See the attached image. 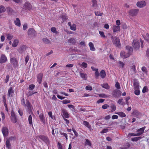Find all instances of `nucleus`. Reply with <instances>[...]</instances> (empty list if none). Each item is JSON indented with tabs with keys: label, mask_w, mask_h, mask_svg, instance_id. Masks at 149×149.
I'll use <instances>...</instances> for the list:
<instances>
[{
	"label": "nucleus",
	"mask_w": 149,
	"mask_h": 149,
	"mask_svg": "<svg viewBox=\"0 0 149 149\" xmlns=\"http://www.w3.org/2000/svg\"><path fill=\"white\" fill-rule=\"evenodd\" d=\"M145 38H144V39L146 40L149 43V35L148 33H147L146 34V36Z\"/></svg>",
	"instance_id": "obj_57"
},
{
	"label": "nucleus",
	"mask_w": 149,
	"mask_h": 149,
	"mask_svg": "<svg viewBox=\"0 0 149 149\" xmlns=\"http://www.w3.org/2000/svg\"><path fill=\"white\" fill-rule=\"evenodd\" d=\"M115 86L118 89H120V84L118 82H117L116 83L115 85Z\"/></svg>",
	"instance_id": "obj_55"
},
{
	"label": "nucleus",
	"mask_w": 149,
	"mask_h": 149,
	"mask_svg": "<svg viewBox=\"0 0 149 149\" xmlns=\"http://www.w3.org/2000/svg\"><path fill=\"white\" fill-rule=\"evenodd\" d=\"M113 96L116 98H118L121 96V92L119 91H114L113 93Z\"/></svg>",
	"instance_id": "obj_8"
},
{
	"label": "nucleus",
	"mask_w": 149,
	"mask_h": 149,
	"mask_svg": "<svg viewBox=\"0 0 149 149\" xmlns=\"http://www.w3.org/2000/svg\"><path fill=\"white\" fill-rule=\"evenodd\" d=\"M85 145L86 146L87 145L89 146H91V142L89 140L86 139V140Z\"/></svg>",
	"instance_id": "obj_31"
},
{
	"label": "nucleus",
	"mask_w": 149,
	"mask_h": 149,
	"mask_svg": "<svg viewBox=\"0 0 149 149\" xmlns=\"http://www.w3.org/2000/svg\"><path fill=\"white\" fill-rule=\"evenodd\" d=\"M43 41L46 44H49L50 42L49 40L46 38H44L43 39Z\"/></svg>",
	"instance_id": "obj_47"
},
{
	"label": "nucleus",
	"mask_w": 149,
	"mask_h": 149,
	"mask_svg": "<svg viewBox=\"0 0 149 149\" xmlns=\"http://www.w3.org/2000/svg\"><path fill=\"white\" fill-rule=\"evenodd\" d=\"M145 128L146 127L145 126L140 128L136 132H138V133H137L138 136H140L143 133Z\"/></svg>",
	"instance_id": "obj_14"
},
{
	"label": "nucleus",
	"mask_w": 149,
	"mask_h": 149,
	"mask_svg": "<svg viewBox=\"0 0 149 149\" xmlns=\"http://www.w3.org/2000/svg\"><path fill=\"white\" fill-rule=\"evenodd\" d=\"M28 34L30 36L33 37L36 36V33L34 29L31 28L28 30Z\"/></svg>",
	"instance_id": "obj_6"
},
{
	"label": "nucleus",
	"mask_w": 149,
	"mask_h": 149,
	"mask_svg": "<svg viewBox=\"0 0 149 149\" xmlns=\"http://www.w3.org/2000/svg\"><path fill=\"white\" fill-rule=\"evenodd\" d=\"M100 75L102 78H104L106 76V73L105 71L103 70H102L100 72Z\"/></svg>",
	"instance_id": "obj_26"
},
{
	"label": "nucleus",
	"mask_w": 149,
	"mask_h": 149,
	"mask_svg": "<svg viewBox=\"0 0 149 149\" xmlns=\"http://www.w3.org/2000/svg\"><path fill=\"white\" fill-rule=\"evenodd\" d=\"M51 30L52 32H53L54 33H57V31L56 30V29L55 27H52L51 29Z\"/></svg>",
	"instance_id": "obj_48"
},
{
	"label": "nucleus",
	"mask_w": 149,
	"mask_h": 149,
	"mask_svg": "<svg viewBox=\"0 0 149 149\" xmlns=\"http://www.w3.org/2000/svg\"><path fill=\"white\" fill-rule=\"evenodd\" d=\"M134 93L136 95H140V91L139 90V89L135 90L134 91Z\"/></svg>",
	"instance_id": "obj_50"
},
{
	"label": "nucleus",
	"mask_w": 149,
	"mask_h": 149,
	"mask_svg": "<svg viewBox=\"0 0 149 149\" xmlns=\"http://www.w3.org/2000/svg\"><path fill=\"white\" fill-rule=\"evenodd\" d=\"M128 136H138V135H137V133H129L128 134Z\"/></svg>",
	"instance_id": "obj_52"
},
{
	"label": "nucleus",
	"mask_w": 149,
	"mask_h": 149,
	"mask_svg": "<svg viewBox=\"0 0 149 149\" xmlns=\"http://www.w3.org/2000/svg\"><path fill=\"white\" fill-rule=\"evenodd\" d=\"M48 115L52 119H54V118L52 116V113L51 111H49L48 113Z\"/></svg>",
	"instance_id": "obj_64"
},
{
	"label": "nucleus",
	"mask_w": 149,
	"mask_h": 149,
	"mask_svg": "<svg viewBox=\"0 0 149 149\" xmlns=\"http://www.w3.org/2000/svg\"><path fill=\"white\" fill-rule=\"evenodd\" d=\"M2 132L4 136H7L8 134V130L6 127H3L2 128Z\"/></svg>",
	"instance_id": "obj_9"
},
{
	"label": "nucleus",
	"mask_w": 149,
	"mask_h": 149,
	"mask_svg": "<svg viewBox=\"0 0 149 149\" xmlns=\"http://www.w3.org/2000/svg\"><path fill=\"white\" fill-rule=\"evenodd\" d=\"M61 18L62 19V22H64V21H65L67 20V19H68V18H67V16H66V15H62V17H61Z\"/></svg>",
	"instance_id": "obj_46"
},
{
	"label": "nucleus",
	"mask_w": 149,
	"mask_h": 149,
	"mask_svg": "<svg viewBox=\"0 0 149 149\" xmlns=\"http://www.w3.org/2000/svg\"><path fill=\"white\" fill-rule=\"evenodd\" d=\"M130 71L131 72V74L135 73L136 68L134 65L132 66L130 69Z\"/></svg>",
	"instance_id": "obj_29"
},
{
	"label": "nucleus",
	"mask_w": 149,
	"mask_h": 149,
	"mask_svg": "<svg viewBox=\"0 0 149 149\" xmlns=\"http://www.w3.org/2000/svg\"><path fill=\"white\" fill-rule=\"evenodd\" d=\"M101 86L103 88L105 89H108L109 88V87L108 84L107 83H105L102 84H101Z\"/></svg>",
	"instance_id": "obj_34"
},
{
	"label": "nucleus",
	"mask_w": 149,
	"mask_h": 149,
	"mask_svg": "<svg viewBox=\"0 0 149 149\" xmlns=\"http://www.w3.org/2000/svg\"><path fill=\"white\" fill-rule=\"evenodd\" d=\"M68 42L70 44H74L76 42L75 39L73 38H71L68 40Z\"/></svg>",
	"instance_id": "obj_30"
},
{
	"label": "nucleus",
	"mask_w": 149,
	"mask_h": 149,
	"mask_svg": "<svg viewBox=\"0 0 149 149\" xmlns=\"http://www.w3.org/2000/svg\"><path fill=\"white\" fill-rule=\"evenodd\" d=\"M26 106H26L27 107V109H28V111H30L31 113L33 115H34L33 114L31 111V109L32 108V106L30 104V102L28 100L26 101Z\"/></svg>",
	"instance_id": "obj_12"
},
{
	"label": "nucleus",
	"mask_w": 149,
	"mask_h": 149,
	"mask_svg": "<svg viewBox=\"0 0 149 149\" xmlns=\"http://www.w3.org/2000/svg\"><path fill=\"white\" fill-rule=\"evenodd\" d=\"M146 3L144 1H138L136 3V5L139 8H141L144 7L146 5Z\"/></svg>",
	"instance_id": "obj_11"
},
{
	"label": "nucleus",
	"mask_w": 149,
	"mask_h": 149,
	"mask_svg": "<svg viewBox=\"0 0 149 149\" xmlns=\"http://www.w3.org/2000/svg\"><path fill=\"white\" fill-rule=\"evenodd\" d=\"M99 33L100 36L104 38H107V37L104 35V32L103 31H99Z\"/></svg>",
	"instance_id": "obj_35"
},
{
	"label": "nucleus",
	"mask_w": 149,
	"mask_h": 149,
	"mask_svg": "<svg viewBox=\"0 0 149 149\" xmlns=\"http://www.w3.org/2000/svg\"><path fill=\"white\" fill-rule=\"evenodd\" d=\"M28 121L30 125H32V118L31 115H30L28 117Z\"/></svg>",
	"instance_id": "obj_32"
},
{
	"label": "nucleus",
	"mask_w": 149,
	"mask_h": 149,
	"mask_svg": "<svg viewBox=\"0 0 149 149\" xmlns=\"http://www.w3.org/2000/svg\"><path fill=\"white\" fill-rule=\"evenodd\" d=\"M92 7L95 8L96 7L97 4L96 0H92Z\"/></svg>",
	"instance_id": "obj_39"
},
{
	"label": "nucleus",
	"mask_w": 149,
	"mask_h": 149,
	"mask_svg": "<svg viewBox=\"0 0 149 149\" xmlns=\"http://www.w3.org/2000/svg\"><path fill=\"white\" fill-rule=\"evenodd\" d=\"M126 49L129 50V51L131 52L132 51V48L130 46H127L126 47Z\"/></svg>",
	"instance_id": "obj_59"
},
{
	"label": "nucleus",
	"mask_w": 149,
	"mask_h": 149,
	"mask_svg": "<svg viewBox=\"0 0 149 149\" xmlns=\"http://www.w3.org/2000/svg\"><path fill=\"white\" fill-rule=\"evenodd\" d=\"M110 107L111 109V111H115L116 109V107L115 105L113 104H112L111 105Z\"/></svg>",
	"instance_id": "obj_43"
},
{
	"label": "nucleus",
	"mask_w": 149,
	"mask_h": 149,
	"mask_svg": "<svg viewBox=\"0 0 149 149\" xmlns=\"http://www.w3.org/2000/svg\"><path fill=\"white\" fill-rule=\"evenodd\" d=\"M139 11L138 9H132L129 11V13L132 16L136 15Z\"/></svg>",
	"instance_id": "obj_13"
},
{
	"label": "nucleus",
	"mask_w": 149,
	"mask_h": 149,
	"mask_svg": "<svg viewBox=\"0 0 149 149\" xmlns=\"http://www.w3.org/2000/svg\"><path fill=\"white\" fill-rule=\"evenodd\" d=\"M116 114H118L120 117L123 118L126 116L125 114L123 112H118L116 113Z\"/></svg>",
	"instance_id": "obj_28"
},
{
	"label": "nucleus",
	"mask_w": 149,
	"mask_h": 149,
	"mask_svg": "<svg viewBox=\"0 0 149 149\" xmlns=\"http://www.w3.org/2000/svg\"><path fill=\"white\" fill-rule=\"evenodd\" d=\"M134 85L135 88L138 89L139 88V84L138 82L134 81Z\"/></svg>",
	"instance_id": "obj_36"
},
{
	"label": "nucleus",
	"mask_w": 149,
	"mask_h": 149,
	"mask_svg": "<svg viewBox=\"0 0 149 149\" xmlns=\"http://www.w3.org/2000/svg\"><path fill=\"white\" fill-rule=\"evenodd\" d=\"M120 55L122 58H125L129 57L130 56V54L129 52H125L122 51L120 52Z\"/></svg>",
	"instance_id": "obj_7"
},
{
	"label": "nucleus",
	"mask_w": 149,
	"mask_h": 149,
	"mask_svg": "<svg viewBox=\"0 0 149 149\" xmlns=\"http://www.w3.org/2000/svg\"><path fill=\"white\" fill-rule=\"evenodd\" d=\"M109 107V106L108 105H107V104H105L102 106V108L103 109H107L108 107Z\"/></svg>",
	"instance_id": "obj_61"
},
{
	"label": "nucleus",
	"mask_w": 149,
	"mask_h": 149,
	"mask_svg": "<svg viewBox=\"0 0 149 149\" xmlns=\"http://www.w3.org/2000/svg\"><path fill=\"white\" fill-rule=\"evenodd\" d=\"M81 77L84 80H86L87 79V76L86 74L84 73H80Z\"/></svg>",
	"instance_id": "obj_27"
},
{
	"label": "nucleus",
	"mask_w": 149,
	"mask_h": 149,
	"mask_svg": "<svg viewBox=\"0 0 149 149\" xmlns=\"http://www.w3.org/2000/svg\"><path fill=\"white\" fill-rule=\"evenodd\" d=\"M7 39L9 40H11L13 38V36L12 35H11L10 34H7Z\"/></svg>",
	"instance_id": "obj_56"
},
{
	"label": "nucleus",
	"mask_w": 149,
	"mask_h": 149,
	"mask_svg": "<svg viewBox=\"0 0 149 149\" xmlns=\"http://www.w3.org/2000/svg\"><path fill=\"white\" fill-rule=\"evenodd\" d=\"M62 112L65 118H69V114L66 110L63 109L62 110Z\"/></svg>",
	"instance_id": "obj_25"
},
{
	"label": "nucleus",
	"mask_w": 149,
	"mask_h": 149,
	"mask_svg": "<svg viewBox=\"0 0 149 149\" xmlns=\"http://www.w3.org/2000/svg\"><path fill=\"white\" fill-rule=\"evenodd\" d=\"M148 91V88L146 86H144L142 90V92L143 93H145L146 92H147Z\"/></svg>",
	"instance_id": "obj_54"
},
{
	"label": "nucleus",
	"mask_w": 149,
	"mask_h": 149,
	"mask_svg": "<svg viewBox=\"0 0 149 149\" xmlns=\"http://www.w3.org/2000/svg\"><path fill=\"white\" fill-rule=\"evenodd\" d=\"M95 14L97 16H101L102 15L103 13L99 11L95 12Z\"/></svg>",
	"instance_id": "obj_49"
},
{
	"label": "nucleus",
	"mask_w": 149,
	"mask_h": 149,
	"mask_svg": "<svg viewBox=\"0 0 149 149\" xmlns=\"http://www.w3.org/2000/svg\"><path fill=\"white\" fill-rule=\"evenodd\" d=\"M7 58L6 56L2 54L0 58V63H3L6 62L7 61Z\"/></svg>",
	"instance_id": "obj_10"
},
{
	"label": "nucleus",
	"mask_w": 149,
	"mask_h": 149,
	"mask_svg": "<svg viewBox=\"0 0 149 149\" xmlns=\"http://www.w3.org/2000/svg\"><path fill=\"white\" fill-rule=\"evenodd\" d=\"M37 139H38L40 141L41 140L45 142L47 144L49 143V140L48 138L45 136L39 135L37 137Z\"/></svg>",
	"instance_id": "obj_2"
},
{
	"label": "nucleus",
	"mask_w": 149,
	"mask_h": 149,
	"mask_svg": "<svg viewBox=\"0 0 149 149\" xmlns=\"http://www.w3.org/2000/svg\"><path fill=\"white\" fill-rule=\"evenodd\" d=\"M86 90L91 91L92 90V87L90 86H86Z\"/></svg>",
	"instance_id": "obj_58"
},
{
	"label": "nucleus",
	"mask_w": 149,
	"mask_h": 149,
	"mask_svg": "<svg viewBox=\"0 0 149 149\" xmlns=\"http://www.w3.org/2000/svg\"><path fill=\"white\" fill-rule=\"evenodd\" d=\"M123 99L120 98L119 99L118 101V103L119 104H121L123 105H124L125 104L124 103L122 102Z\"/></svg>",
	"instance_id": "obj_45"
},
{
	"label": "nucleus",
	"mask_w": 149,
	"mask_h": 149,
	"mask_svg": "<svg viewBox=\"0 0 149 149\" xmlns=\"http://www.w3.org/2000/svg\"><path fill=\"white\" fill-rule=\"evenodd\" d=\"M80 65L83 68H85L87 67V64L86 63L83 62Z\"/></svg>",
	"instance_id": "obj_42"
},
{
	"label": "nucleus",
	"mask_w": 149,
	"mask_h": 149,
	"mask_svg": "<svg viewBox=\"0 0 149 149\" xmlns=\"http://www.w3.org/2000/svg\"><path fill=\"white\" fill-rule=\"evenodd\" d=\"M88 46L90 47V49L91 51H94L95 50V48L94 47V44L92 42H89Z\"/></svg>",
	"instance_id": "obj_20"
},
{
	"label": "nucleus",
	"mask_w": 149,
	"mask_h": 149,
	"mask_svg": "<svg viewBox=\"0 0 149 149\" xmlns=\"http://www.w3.org/2000/svg\"><path fill=\"white\" fill-rule=\"evenodd\" d=\"M24 7L26 9L29 10L31 8L32 6L30 3L27 2L25 3L24 6Z\"/></svg>",
	"instance_id": "obj_19"
},
{
	"label": "nucleus",
	"mask_w": 149,
	"mask_h": 149,
	"mask_svg": "<svg viewBox=\"0 0 149 149\" xmlns=\"http://www.w3.org/2000/svg\"><path fill=\"white\" fill-rule=\"evenodd\" d=\"M125 63L121 61H119L117 63V65L120 68H123L124 67Z\"/></svg>",
	"instance_id": "obj_24"
},
{
	"label": "nucleus",
	"mask_w": 149,
	"mask_h": 149,
	"mask_svg": "<svg viewBox=\"0 0 149 149\" xmlns=\"http://www.w3.org/2000/svg\"><path fill=\"white\" fill-rule=\"evenodd\" d=\"M68 24L70 26V29L72 30L75 31L76 29V25L75 24H71V22H69L68 23Z\"/></svg>",
	"instance_id": "obj_17"
},
{
	"label": "nucleus",
	"mask_w": 149,
	"mask_h": 149,
	"mask_svg": "<svg viewBox=\"0 0 149 149\" xmlns=\"http://www.w3.org/2000/svg\"><path fill=\"white\" fill-rule=\"evenodd\" d=\"M19 40L17 39H15L12 44V46L13 47H17L18 44Z\"/></svg>",
	"instance_id": "obj_21"
},
{
	"label": "nucleus",
	"mask_w": 149,
	"mask_h": 149,
	"mask_svg": "<svg viewBox=\"0 0 149 149\" xmlns=\"http://www.w3.org/2000/svg\"><path fill=\"white\" fill-rule=\"evenodd\" d=\"M9 75H8L6 76L5 79V83H7L9 81Z\"/></svg>",
	"instance_id": "obj_62"
},
{
	"label": "nucleus",
	"mask_w": 149,
	"mask_h": 149,
	"mask_svg": "<svg viewBox=\"0 0 149 149\" xmlns=\"http://www.w3.org/2000/svg\"><path fill=\"white\" fill-rule=\"evenodd\" d=\"M112 30L113 32H119L120 31V26H118L116 25L113 26L112 27Z\"/></svg>",
	"instance_id": "obj_16"
},
{
	"label": "nucleus",
	"mask_w": 149,
	"mask_h": 149,
	"mask_svg": "<svg viewBox=\"0 0 149 149\" xmlns=\"http://www.w3.org/2000/svg\"><path fill=\"white\" fill-rule=\"evenodd\" d=\"M141 70L143 72L146 73L147 72L146 68L145 67H143L141 68Z\"/></svg>",
	"instance_id": "obj_63"
},
{
	"label": "nucleus",
	"mask_w": 149,
	"mask_h": 149,
	"mask_svg": "<svg viewBox=\"0 0 149 149\" xmlns=\"http://www.w3.org/2000/svg\"><path fill=\"white\" fill-rule=\"evenodd\" d=\"M10 120L12 123H16L17 122V118L13 110L11 113Z\"/></svg>",
	"instance_id": "obj_3"
},
{
	"label": "nucleus",
	"mask_w": 149,
	"mask_h": 149,
	"mask_svg": "<svg viewBox=\"0 0 149 149\" xmlns=\"http://www.w3.org/2000/svg\"><path fill=\"white\" fill-rule=\"evenodd\" d=\"M10 62L14 67H16L18 66L17 60L15 58H11L10 59Z\"/></svg>",
	"instance_id": "obj_5"
},
{
	"label": "nucleus",
	"mask_w": 149,
	"mask_h": 149,
	"mask_svg": "<svg viewBox=\"0 0 149 149\" xmlns=\"http://www.w3.org/2000/svg\"><path fill=\"white\" fill-rule=\"evenodd\" d=\"M70 100H64L63 101V103L64 104H66L70 102Z\"/></svg>",
	"instance_id": "obj_60"
},
{
	"label": "nucleus",
	"mask_w": 149,
	"mask_h": 149,
	"mask_svg": "<svg viewBox=\"0 0 149 149\" xmlns=\"http://www.w3.org/2000/svg\"><path fill=\"white\" fill-rule=\"evenodd\" d=\"M111 38L113 44L117 47L120 46V44L119 39L116 37H114L111 34Z\"/></svg>",
	"instance_id": "obj_1"
},
{
	"label": "nucleus",
	"mask_w": 149,
	"mask_h": 149,
	"mask_svg": "<svg viewBox=\"0 0 149 149\" xmlns=\"http://www.w3.org/2000/svg\"><path fill=\"white\" fill-rule=\"evenodd\" d=\"M42 76V74L41 73L38 74L37 76V81L40 84L41 83Z\"/></svg>",
	"instance_id": "obj_18"
},
{
	"label": "nucleus",
	"mask_w": 149,
	"mask_h": 149,
	"mask_svg": "<svg viewBox=\"0 0 149 149\" xmlns=\"http://www.w3.org/2000/svg\"><path fill=\"white\" fill-rule=\"evenodd\" d=\"M82 124L84 125L86 127L88 128L90 130H91L92 127L91 125L88 122L86 121H83Z\"/></svg>",
	"instance_id": "obj_15"
},
{
	"label": "nucleus",
	"mask_w": 149,
	"mask_h": 149,
	"mask_svg": "<svg viewBox=\"0 0 149 149\" xmlns=\"http://www.w3.org/2000/svg\"><path fill=\"white\" fill-rule=\"evenodd\" d=\"M95 76L96 77H98L100 75V74L99 72H98V69H95Z\"/></svg>",
	"instance_id": "obj_51"
},
{
	"label": "nucleus",
	"mask_w": 149,
	"mask_h": 149,
	"mask_svg": "<svg viewBox=\"0 0 149 149\" xmlns=\"http://www.w3.org/2000/svg\"><path fill=\"white\" fill-rule=\"evenodd\" d=\"M6 11L5 8L2 6H0V13H2Z\"/></svg>",
	"instance_id": "obj_38"
},
{
	"label": "nucleus",
	"mask_w": 149,
	"mask_h": 149,
	"mask_svg": "<svg viewBox=\"0 0 149 149\" xmlns=\"http://www.w3.org/2000/svg\"><path fill=\"white\" fill-rule=\"evenodd\" d=\"M13 93V90L12 88L10 87L8 90V93L9 96L12 93Z\"/></svg>",
	"instance_id": "obj_44"
},
{
	"label": "nucleus",
	"mask_w": 149,
	"mask_h": 149,
	"mask_svg": "<svg viewBox=\"0 0 149 149\" xmlns=\"http://www.w3.org/2000/svg\"><path fill=\"white\" fill-rule=\"evenodd\" d=\"M132 45L135 49H138L140 47V44L138 40L137 39H134L133 41Z\"/></svg>",
	"instance_id": "obj_4"
},
{
	"label": "nucleus",
	"mask_w": 149,
	"mask_h": 149,
	"mask_svg": "<svg viewBox=\"0 0 149 149\" xmlns=\"http://www.w3.org/2000/svg\"><path fill=\"white\" fill-rule=\"evenodd\" d=\"M39 118L41 120L44 122H45V118L44 115L42 113H41L39 115Z\"/></svg>",
	"instance_id": "obj_41"
},
{
	"label": "nucleus",
	"mask_w": 149,
	"mask_h": 149,
	"mask_svg": "<svg viewBox=\"0 0 149 149\" xmlns=\"http://www.w3.org/2000/svg\"><path fill=\"white\" fill-rule=\"evenodd\" d=\"M6 147L8 149H10L11 145L10 144V142L9 140H7L6 142Z\"/></svg>",
	"instance_id": "obj_33"
},
{
	"label": "nucleus",
	"mask_w": 149,
	"mask_h": 149,
	"mask_svg": "<svg viewBox=\"0 0 149 149\" xmlns=\"http://www.w3.org/2000/svg\"><path fill=\"white\" fill-rule=\"evenodd\" d=\"M14 23L15 25L18 26H21L20 21L19 19L18 18H17L16 20L14 21Z\"/></svg>",
	"instance_id": "obj_23"
},
{
	"label": "nucleus",
	"mask_w": 149,
	"mask_h": 149,
	"mask_svg": "<svg viewBox=\"0 0 149 149\" xmlns=\"http://www.w3.org/2000/svg\"><path fill=\"white\" fill-rule=\"evenodd\" d=\"M142 137H135L132 138L131 139V140L133 141H136L138 140L141 139Z\"/></svg>",
	"instance_id": "obj_37"
},
{
	"label": "nucleus",
	"mask_w": 149,
	"mask_h": 149,
	"mask_svg": "<svg viewBox=\"0 0 149 149\" xmlns=\"http://www.w3.org/2000/svg\"><path fill=\"white\" fill-rule=\"evenodd\" d=\"M99 96L100 97L102 98H106L109 96L108 95L104 93L99 94Z\"/></svg>",
	"instance_id": "obj_40"
},
{
	"label": "nucleus",
	"mask_w": 149,
	"mask_h": 149,
	"mask_svg": "<svg viewBox=\"0 0 149 149\" xmlns=\"http://www.w3.org/2000/svg\"><path fill=\"white\" fill-rule=\"evenodd\" d=\"M133 114L134 116L137 118H139L141 115L140 112L137 110H134L133 112Z\"/></svg>",
	"instance_id": "obj_22"
},
{
	"label": "nucleus",
	"mask_w": 149,
	"mask_h": 149,
	"mask_svg": "<svg viewBox=\"0 0 149 149\" xmlns=\"http://www.w3.org/2000/svg\"><path fill=\"white\" fill-rule=\"evenodd\" d=\"M35 86L34 84L30 85L29 86V89L31 90H32L34 89Z\"/></svg>",
	"instance_id": "obj_53"
}]
</instances>
